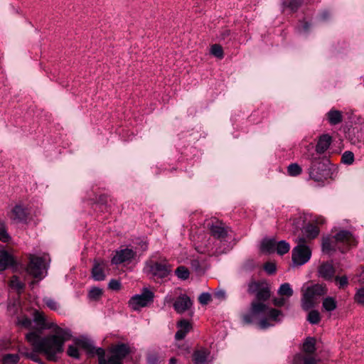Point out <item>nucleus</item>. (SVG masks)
Wrapping results in <instances>:
<instances>
[{
  "instance_id": "11",
  "label": "nucleus",
  "mask_w": 364,
  "mask_h": 364,
  "mask_svg": "<svg viewBox=\"0 0 364 364\" xmlns=\"http://www.w3.org/2000/svg\"><path fill=\"white\" fill-rule=\"evenodd\" d=\"M30 215V209L22 202L16 203L8 213L9 218L15 223L26 222Z\"/></svg>"
},
{
  "instance_id": "16",
  "label": "nucleus",
  "mask_w": 364,
  "mask_h": 364,
  "mask_svg": "<svg viewBox=\"0 0 364 364\" xmlns=\"http://www.w3.org/2000/svg\"><path fill=\"white\" fill-rule=\"evenodd\" d=\"M178 331L175 334V338L176 341L183 339L187 333L192 329L191 323L186 320L181 319L177 323Z\"/></svg>"
},
{
  "instance_id": "1",
  "label": "nucleus",
  "mask_w": 364,
  "mask_h": 364,
  "mask_svg": "<svg viewBox=\"0 0 364 364\" xmlns=\"http://www.w3.org/2000/svg\"><path fill=\"white\" fill-rule=\"evenodd\" d=\"M33 323L36 328L42 330L48 328L51 329V332L43 338L37 332L28 333L26 335L27 341L36 352L43 354L49 360H57L58 355L63 352L65 343L72 337L71 331L54 323L47 324L44 316L37 311L33 314Z\"/></svg>"
},
{
  "instance_id": "47",
  "label": "nucleus",
  "mask_w": 364,
  "mask_h": 364,
  "mask_svg": "<svg viewBox=\"0 0 364 364\" xmlns=\"http://www.w3.org/2000/svg\"><path fill=\"white\" fill-rule=\"evenodd\" d=\"M120 285V282L115 279H112L109 283V287L113 290L119 289Z\"/></svg>"
},
{
  "instance_id": "5",
  "label": "nucleus",
  "mask_w": 364,
  "mask_h": 364,
  "mask_svg": "<svg viewBox=\"0 0 364 364\" xmlns=\"http://www.w3.org/2000/svg\"><path fill=\"white\" fill-rule=\"evenodd\" d=\"M308 159L311 161L309 169V178L317 182L326 179L328 175L329 161L324 159H317L314 154L309 155Z\"/></svg>"
},
{
  "instance_id": "46",
  "label": "nucleus",
  "mask_w": 364,
  "mask_h": 364,
  "mask_svg": "<svg viewBox=\"0 0 364 364\" xmlns=\"http://www.w3.org/2000/svg\"><path fill=\"white\" fill-rule=\"evenodd\" d=\"M264 269L268 274H273L276 271V266L274 263L268 262L264 265Z\"/></svg>"
},
{
  "instance_id": "8",
  "label": "nucleus",
  "mask_w": 364,
  "mask_h": 364,
  "mask_svg": "<svg viewBox=\"0 0 364 364\" xmlns=\"http://www.w3.org/2000/svg\"><path fill=\"white\" fill-rule=\"evenodd\" d=\"M296 242L298 245L294 247L291 252L292 264L294 267L301 266L306 264L311 256V250L305 245L304 237H298Z\"/></svg>"
},
{
  "instance_id": "21",
  "label": "nucleus",
  "mask_w": 364,
  "mask_h": 364,
  "mask_svg": "<svg viewBox=\"0 0 364 364\" xmlns=\"http://www.w3.org/2000/svg\"><path fill=\"white\" fill-rule=\"evenodd\" d=\"M208 355L209 351L205 348H200L194 352L193 360L196 364H203L208 360Z\"/></svg>"
},
{
  "instance_id": "43",
  "label": "nucleus",
  "mask_w": 364,
  "mask_h": 364,
  "mask_svg": "<svg viewBox=\"0 0 364 364\" xmlns=\"http://www.w3.org/2000/svg\"><path fill=\"white\" fill-rule=\"evenodd\" d=\"M10 285L12 288H14L17 290H20L23 288V284L16 277H14L11 279V280L10 282Z\"/></svg>"
},
{
  "instance_id": "52",
  "label": "nucleus",
  "mask_w": 364,
  "mask_h": 364,
  "mask_svg": "<svg viewBox=\"0 0 364 364\" xmlns=\"http://www.w3.org/2000/svg\"><path fill=\"white\" fill-rule=\"evenodd\" d=\"M301 218H299V220H301ZM292 225L294 226V231H296V230H298L301 228V221H296H296H294V222H293V223H292Z\"/></svg>"
},
{
  "instance_id": "15",
  "label": "nucleus",
  "mask_w": 364,
  "mask_h": 364,
  "mask_svg": "<svg viewBox=\"0 0 364 364\" xmlns=\"http://www.w3.org/2000/svg\"><path fill=\"white\" fill-rule=\"evenodd\" d=\"M107 264L104 260H95L92 269V277L95 281H102L106 277Z\"/></svg>"
},
{
  "instance_id": "33",
  "label": "nucleus",
  "mask_w": 364,
  "mask_h": 364,
  "mask_svg": "<svg viewBox=\"0 0 364 364\" xmlns=\"http://www.w3.org/2000/svg\"><path fill=\"white\" fill-rule=\"evenodd\" d=\"M301 171V166L297 164H291L287 168L288 174L291 176H299Z\"/></svg>"
},
{
  "instance_id": "22",
  "label": "nucleus",
  "mask_w": 364,
  "mask_h": 364,
  "mask_svg": "<svg viewBox=\"0 0 364 364\" xmlns=\"http://www.w3.org/2000/svg\"><path fill=\"white\" fill-rule=\"evenodd\" d=\"M277 241L272 238H265L261 243V250L265 253H272L275 252Z\"/></svg>"
},
{
  "instance_id": "17",
  "label": "nucleus",
  "mask_w": 364,
  "mask_h": 364,
  "mask_svg": "<svg viewBox=\"0 0 364 364\" xmlns=\"http://www.w3.org/2000/svg\"><path fill=\"white\" fill-rule=\"evenodd\" d=\"M332 142L331 136L328 134H324L318 137L316 146V151L318 154L324 153L330 146Z\"/></svg>"
},
{
  "instance_id": "50",
  "label": "nucleus",
  "mask_w": 364,
  "mask_h": 364,
  "mask_svg": "<svg viewBox=\"0 0 364 364\" xmlns=\"http://www.w3.org/2000/svg\"><path fill=\"white\" fill-rule=\"evenodd\" d=\"M285 301V299L282 296V298L275 299L274 300V304L275 306H282L284 305Z\"/></svg>"
},
{
  "instance_id": "38",
  "label": "nucleus",
  "mask_w": 364,
  "mask_h": 364,
  "mask_svg": "<svg viewBox=\"0 0 364 364\" xmlns=\"http://www.w3.org/2000/svg\"><path fill=\"white\" fill-rule=\"evenodd\" d=\"M17 324L21 327L26 328H31L33 325V321L27 317L23 316L18 318Z\"/></svg>"
},
{
  "instance_id": "24",
  "label": "nucleus",
  "mask_w": 364,
  "mask_h": 364,
  "mask_svg": "<svg viewBox=\"0 0 364 364\" xmlns=\"http://www.w3.org/2000/svg\"><path fill=\"white\" fill-rule=\"evenodd\" d=\"M294 364H316L315 358L311 355H303L299 354L295 355L293 360Z\"/></svg>"
},
{
  "instance_id": "19",
  "label": "nucleus",
  "mask_w": 364,
  "mask_h": 364,
  "mask_svg": "<svg viewBox=\"0 0 364 364\" xmlns=\"http://www.w3.org/2000/svg\"><path fill=\"white\" fill-rule=\"evenodd\" d=\"M210 231L214 237L219 239H224L228 234V230L223 224L218 221L210 226Z\"/></svg>"
},
{
  "instance_id": "2",
  "label": "nucleus",
  "mask_w": 364,
  "mask_h": 364,
  "mask_svg": "<svg viewBox=\"0 0 364 364\" xmlns=\"http://www.w3.org/2000/svg\"><path fill=\"white\" fill-rule=\"evenodd\" d=\"M270 296L268 288H261L257 293L258 301L252 302L250 310L242 315V321L246 324L257 322L260 329H267L281 321L282 313L277 309L268 307L260 301Z\"/></svg>"
},
{
  "instance_id": "27",
  "label": "nucleus",
  "mask_w": 364,
  "mask_h": 364,
  "mask_svg": "<svg viewBox=\"0 0 364 364\" xmlns=\"http://www.w3.org/2000/svg\"><path fill=\"white\" fill-rule=\"evenodd\" d=\"M290 250V245L285 240H281L279 242H277L275 251L278 255H283L287 253Z\"/></svg>"
},
{
  "instance_id": "34",
  "label": "nucleus",
  "mask_w": 364,
  "mask_h": 364,
  "mask_svg": "<svg viewBox=\"0 0 364 364\" xmlns=\"http://www.w3.org/2000/svg\"><path fill=\"white\" fill-rule=\"evenodd\" d=\"M176 276L181 279H186L189 277V271L183 266H180L176 269Z\"/></svg>"
},
{
  "instance_id": "48",
  "label": "nucleus",
  "mask_w": 364,
  "mask_h": 364,
  "mask_svg": "<svg viewBox=\"0 0 364 364\" xmlns=\"http://www.w3.org/2000/svg\"><path fill=\"white\" fill-rule=\"evenodd\" d=\"M214 296L218 300H223L225 299L226 294L224 290H218L214 293Z\"/></svg>"
},
{
  "instance_id": "9",
  "label": "nucleus",
  "mask_w": 364,
  "mask_h": 364,
  "mask_svg": "<svg viewBox=\"0 0 364 364\" xmlns=\"http://www.w3.org/2000/svg\"><path fill=\"white\" fill-rule=\"evenodd\" d=\"M302 307L307 310L312 308L318 297L327 292L325 285L315 284L303 289Z\"/></svg>"
},
{
  "instance_id": "6",
  "label": "nucleus",
  "mask_w": 364,
  "mask_h": 364,
  "mask_svg": "<svg viewBox=\"0 0 364 364\" xmlns=\"http://www.w3.org/2000/svg\"><path fill=\"white\" fill-rule=\"evenodd\" d=\"M176 297V299L173 303V308L177 313L182 314L188 310L192 306V301L189 296L185 294H181L178 289L168 293L164 298V303L171 304L174 301Z\"/></svg>"
},
{
  "instance_id": "10",
  "label": "nucleus",
  "mask_w": 364,
  "mask_h": 364,
  "mask_svg": "<svg viewBox=\"0 0 364 364\" xmlns=\"http://www.w3.org/2000/svg\"><path fill=\"white\" fill-rule=\"evenodd\" d=\"M154 296V294L151 291L144 288L141 294H136L129 299V306L134 311H138L151 304Z\"/></svg>"
},
{
  "instance_id": "41",
  "label": "nucleus",
  "mask_w": 364,
  "mask_h": 364,
  "mask_svg": "<svg viewBox=\"0 0 364 364\" xmlns=\"http://www.w3.org/2000/svg\"><path fill=\"white\" fill-rule=\"evenodd\" d=\"M102 294V290L97 287L92 288L89 291V297L90 299L97 300Z\"/></svg>"
},
{
  "instance_id": "56",
  "label": "nucleus",
  "mask_w": 364,
  "mask_h": 364,
  "mask_svg": "<svg viewBox=\"0 0 364 364\" xmlns=\"http://www.w3.org/2000/svg\"><path fill=\"white\" fill-rule=\"evenodd\" d=\"M360 277H361V280L362 282L364 283V269L361 272V274H360Z\"/></svg>"
},
{
  "instance_id": "39",
  "label": "nucleus",
  "mask_w": 364,
  "mask_h": 364,
  "mask_svg": "<svg viewBox=\"0 0 364 364\" xmlns=\"http://www.w3.org/2000/svg\"><path fill=\"white\" fill-rule=\"evenodd\" d=\"M43 301L51 310L58 311L60 309V304L50 298L46 297L43 299Z\"/></svg>"
},
{
  "instance_id": "26",
  "label": "nucleus",
  "mask_w": 364,
  "mask_h": 364,
  "mask_svg": "<svg viewBox=\"0 0 364 364\" xmlns=\"http://www.w3.org/2000/svg\"><path fill=\"white\" fill-rule=\"evenodd\" d=\"M278 294L281 296L289 298L293 294V290L289 283L282 284L278 289Z\"/></svg>"
},
{
  "instance_id": "29",
  "label": "nucleus",
  "mask_w": 364,
  "mask_h": 364,
  "mask_svg": "<svg viewBox=\"0 0 364 364\" xmlns=\"http://www.w3.org/2000/svg\"><path fill=\"white\" fill-rule=\"evenodd\" d=\"M305 232L308 238L313 239L318 235L319 230L316 225L309 224L306 227Z\"/></svg>"
},
{
  "instance_id": "31",
  "label": "nucleus",
  "mask_w": 364,
  "mask_h": 364,
  "mask_svg": "<svg viewBox=\"0 0 364 364\" xmlns=\"http://www.w3.org/2000/svg\"><path fill=\"white\" fill-rule=\"evenodd\" d=\"M11 239V236L7 232L4 223L0 221V240L3 242H9Z\"/></svg>"
},
{
  "instance_id": "14",
  "label": "nucleus",
  "mask_w": 364,
  "mask_h": 364,
  "mask_svg": "<svg viewBox=\"0 0 364 364\" xmlns=\"http://www.w3.org/2000/svg\"><path fill=\"white\" fill-rule=\"evenodd\" d=\"M136 255L135 251L129 248H124L115 252L112 259V263L119 264L124 262H130Z\"/></svg>"
},
{
  "instance_id": "54",
  "label": "nucleus",
  "mask_w": 364,
  "mask_h": 364,
  "mask_svg": "<svg viewBox=\"0 0 364 364\" xmlns=\"http://www.w3.org/2000/svg\"><path fill=\"white\" fill-rule=\"evenodd\" d=\"M26 355L28 358H31V360H33L36 362H38V359L34 353H27V354H26Z\"/></svg>"
},
{
  "instance_id": "20",
  "label": "nucleus",
  "mask_w": 364,
  "mask_h": 364,
  "mask_svg": "<svg viewBox=\"0 0 364 364\" xmlns=\"http://www.w3.org/2000/svg\"><path fill=\"white\" fill-rule=\"evenodd\" d=\"M14 262L13 257L4 250H0V272L6 269Z\"/></svg>"
},
{
  "instance_id": "44",
  "label": "nucleus",
  "mask_w": 364,
  "mask_h": 364,
  "mask_svg": "<svg viewBox=\"0 0 364 364\" xmlns=\"http://www.w3.org/2000/svg\"><path fill=\"white\" fill-rule=\"evenodd\" d=\"M260 289V284L255 282H252L248 285V291L250 293H257Z\"/></svg>"
},
{
  "instance_id": "13",
  "label": "nucleus",
  "mask_w": 364,
  "mask_h": 364,
  "mask_svg": "<svg viewBox=\"0 0 364 364\" xmlns=\"http://www.w3.org/2000/svg\"><path fill=\"white\" fill-rule=\"evenodd\" d=\"M76 346H69L68 348L67 353L70 357L77 359L80 358V353L78 347L86 349L91 353L95 354V350L92 348L93 346L88 341L85 339H79L75 342Z\"/></svg>"
},
{
  "instance_id": "51",
  "label": "nucleus",
  "mask_w": 364,
  "mask_h": 364,
  "mask_svg": "<svg viewBox=\"0 0 364 364\" xmlns=\"http://www.w3.org/2000/svg\"><path fill=\"white\" fill-rule=\"evenodd\" d=\"M149 364H156L158 362V358L155 355H150L148 358Z\"/></svg>"
},
{
  "instance_id": "25",
  "label": "nucleus",
  "mask_w": 364,
  "mask_h": 364,
  "mask_svg": "<svg viewBox=\"0 0 364 364\" xmlns=\"http://www.w3.org/2000/svg\"><path fill=\"white\" fill-rule=\"evenodd\" d=\"M322 306L324 311L331 312L336 309L337 301L334 298L328 296L323 299Z\"/></svg>"
},
{
  "instance_id": "28",
  "label": "nucleus",
  "mask_w": 364,
  "mask_h": 364,
  "mask_svg": "<svg viewBox=\"0 0 364 364\" xmlns=\"http://www.w3.org/2000/svg\"><path fill=\"white\" fill-rule=\"evenodd\" d=\"M300 5V0H284L283 1L284 9H289L292 12L296 11Z\"/></svg>"
},
{
  "instance_id": "30",
  "label": "nucleus",
  "mask_w": 364,
  "mask_h": 364,
  "mask_svg": "<svg viewBox=\"0 0 364 364\" xmlns=\"http://www.w3.org/2000/svg\"><path fill=\"white\" fill-rule=\"evenodd\" d=\"M303 350L306 353H312L315 350V340L313 338H308L304 343Z\"/></svg>"
},
{
  "instance_id": "36",
  "label": "nucleus",
  "mask_w": 364,
  "mask_h": 364,
  "mask_svg": "<svg viewBox=\"0 0 364 364\" xmlns=\"http://www.w3.org/2000/svg\"><path fill=\"white\" fill-rule=\"evenodd\" d=\"M307 320L312 324L318 323L320 321V314L318 311H311L307 317Z\"/></svg>"
},
{
  "instance_id": "40",
  "label": "nucleus",
  "mask_w": 364,
  "mask_h": 364,
  "mask_svg": "<svg viewBox=\"0 0 364 364\" xmlns=\"http://www.w3.org/2000/svg\"><path fill=\"white\" fill-rule=\"evenodd\" d=\"M354 299L358 304L364 305V287H360L357 289Z\"/></svg>"
},
{
  "instance_id": "42",
  "label": "nucleus",
  "mask_w": 364,
  "mask_h": 364,
  "mask_svg": "<svg viewBox=\"0 0 364 364\" xmlns=\"http://www.w3.org/2000/svg\"><path fill=\"white\" fill-rule=\"evenodd\" d=\"M335 280L339 289H343L348 286V281L346 276L336 277Z\"/></svg>"
},
{
  "instance_id": "23",
  "label": "nucleus",
  "mask_w": 364,
  "mask_h": 364,
  "mask_svg": "<svg viewBox=\"0 0 364 364\" xmlns=\"http://www.w3.org/2000/svg\"><path fill=\"white\" fill-rule=\"evenodd\" d=\"M328 122L332 125H336L341 122L343 119L342 112L336 109H331L327 114Z\"/></svg>"
},
{
  "instance_id": "35",
  "label": "nucleus",
  "mask_w": 364,
  "mask_h": 364,
  "mask_svg": "<svg viewBox=\"0 0 364 364\" xmlns=\"http://www.w3.org/2000/svg\"><path fill=\"white\" fill-rule=\"evenodd\" d=\"M210 53L220 59L223 58V48L218 44H214L211 46Z\"/></svg>"
},
{
  "instance_id": "53",
  "label": "nucleus",
  "mask_w": 364,
  "mask_h": 364,
  "mask_svg": "<svg viewBox=\"0 0 364 364\" xmlns=\"http://www.w3.org/2000/svg\"><path fill=\"white\" fill-rule=\"evenodd\" d=\"M309 26V25L308 24V23H306V22L302 23H301V28H300L299 30H300L301 32V31L305 32V31H306L308 30Z\"/></svg>"
},
{
  "instance_id": "32",
  "label": "nucleus",
  "mask_w": 364,
  "mask_h": 364,
  "mask_svg": "<svg viewBox=\"0 0 364 364\" xmlns=\"http://www.w3.org/2000/svg\"><path fill=\"white\" fill-rule=\"evenodd\" d=\"M18 360L19 356L18 354H6L2 359L4 364H16Z\"/></svg>"
},
{
  "instance_id": "55",
  "label": "nucleus",
  "mask_w": 364,
  "mask_h": 364,
  "mask_svg": "<svg viewBox=\"0 0 364 364\" xmlns=\"http://www.w3.org/2000/svg\"><path fill=\"white\" fill-rule=\"evenodd\" d=\"M176 359L174 358H172L170 359V364H176Z\"/></svg>"
},
{
  "instance_id": "18",
  "label": "nucleus",
  "mask_w": 364,
  "mask_h": 364,
  "mask_svg": "<svg viewBox=\"0 0 364 364\" xmlns=\"http://www.w3.org/2000/svg\"><path fill=\"white\" fill-rule=\"evenodd\" d=\"M334 273V268L331 263H323L318 268L319 276L326 280L331 279Z\"/></svg>"
},
{
  "instance_id": "37",
  "label": "nucleus",
  "mask_w": 364,
  "mask_h": 364,
  "mask_svg": "<svg viewBox=\"0 0 364 364\" xmlns=\"http://www.w3.org/2000/svg\"><path fill=\"white\" fill-rule=\"evenodd\" d=\"M341 161L345 164H352L354 161L353 153L349 151H345L342 155Z\"/></svg>"
},
{
  "instance_id": "7",
  "label": "nucleus",
  "mask_w": 364,
  "mask_h": 364,
  "mask_svg": "<svg viewBox=\"0 0 364 364\" xmlns=\"http://www.w3.org/2000/svg\"><path fill=\"white\" fill-rule=\"evenodd\" d=\"M48 259L46 255H30L26 272L35 278L41 279L46 275Z\"/></svg>"
},
{
  "instance_id": "3",
  "label": "nucleus",
  "mask_w": 364,
  "mask_h": 364,
  "mask_svg": "<svg viewBox=\"0 0 364 364\" xmlns=\"http://www.w3.org/2000/svg\"><path fill=\"white\" fill-rule=\"evenodd\" d=\"M357 238L350 231L341 230L332 237L323 239L322 249L324 252L338 250L345 252L357 245Z\"/></svg>"
},
{
  "instance_id": "12",
  "label": "nucleus",
  "mask_w": 364,
  "mask_h": 364,
  "mask_svg": "<svg viewBox=\"0 0 364 364\" xmlns=\"http://www.w3.org/2000/svg\"><path fill=\"white\" fill-rule=\"evenodd\" d=\"M148 267L150 273L153 276L159 278H164L167 277L171 271V266L166 261L160 262H151L148 264Z\"/></svg>"
},
{
  "instance_id": "45",
  "label": "nucleus",
  "mask_w": 364,
  "mask_h": 364,
  "mask_svg": "<svg viewBox=\"0 0 364 364\" xmlns=\"http://www.w3.org/2000/svg\"><path fill=\"white\" fill-rule=\"evenodd\" d=\"M198 300L201 304H207L210 301V295L208 293H202Z\"/></svg>"
},
{
  "instance_id": "4",
  "label": "nucleus",
  "mask_w": 364,
  "mask_h": 364,
  "mask_svg": "<svg viewBox=\"0 0 364 364\" xmlns=\"http://www.w3.org/2000/svg\"><path fill=\"white\" fill-rule=\"evenodd\" d=\"M98 356L99 364H123L124 359L130 353V348L124 343L112 346L108 353L107 360L105 351L101 348H92Z\"/></svg>"
},
{
  "instance_id": "49",
  "label": "nucleus",
  "mask_w": 364,
  "mask_h": 364,
  "mask_svg": "<svg viewBox=\"0 0 364 364\" xmlns=\"http://www.w3.org/2000/svg\"><path fill=\"white\" fill-rule=\"evenodd\" d=\"M313 221L317 225H322L325 223L326 219L323 216L318 215L316 216Z\"/></svg>"
}]
</instances>
